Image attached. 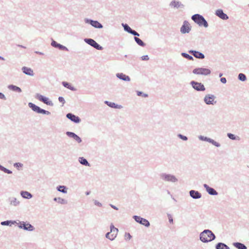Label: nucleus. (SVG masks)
<instances>
[{
	"label": "nucleus",
	"instance_id": "nucleus-18",
	"mask_svg": "<svg viewBox=\"0 0 249 249\" xmlns=\"http://www.w3.org/2000/svg\"><path fill=\"white\" fill-rule=\"evenodd\" d=\"M203 187L206 189L207 192L209 195H212V196H216L218 195V193L216 192V191L214 189L210 187L207 184H204Z\"/></svg>",
	"mask_w": 249,
	"mask_h": 249
},
{
	"label": "nucleus",
	"instance_id": "nucleus-56",
	"mask_svg": "<svg viewBox=\"0 0 249 249\" xmlns=\"http://www.w3.org/2000/svg\"><path fill=\"white\" fill-rule=\"evenodd\" d=\"M110 206L111 208H112L113 209L116 210H118V208L116 207L115 206L112 205V204H110Z\"/></svg>",
	"mask_w": 249,
	"mask_h": 249
},
{
	"label": "nucleus",
	"instance_id": "nucleus-27",
	"mask_svg": "<svg viewBox=\"0 0 249 249\" xmlns=\"http://www.w3.org/2000/svg\"><path fill=\"white\" fill-rule=\"evenodd\" d=\"M56 189L58 192H61L63 194L67 193V189L66 186L64 185H59L56 187Z\"/></svg>",
	"mask_w": 249,
	"mask_h": 249
},
{
	"label": "nucleus",
	"instance_id": "nucleus-41",
	"mask_svg": "<svg viewBox=\"0 0 249 249\" xmlns=\"http://www.w3.org/2000/svg\"><path fill=\"white\" fill-rule=\"evenodd\" d=\"M66 134L70 138H71L73 139V138L76 136V134L72 132L67 131L66 133Z\"/></svg>",
	"mask_w": 249,
	"mask_h": 249
},
{
	"label": "nucleus",
	"instance_id": "nucleus-24",
	"mask_svg": "<svg viewBox=\"0 0 249 249\" xmlns=\"http://www.w3.org/2000/svg\"><path fill=\"white\" fill-rule=\"evenodd\" d=\"M20 195L22 197L26 199H30L33 197L32 195L27 191H22L20 192Z\"/></svg>",
	"mask_w": 249,
	"mask_h": 249
},
{
	"label": "nucleus",
	"instance_id": "nucleus-37",
	"mask_svg": "<svg viewBox=\"0 0 249 249\" xmlns=\"http://www.w3.org/2000/svg\"><path fill=\"white\" fill-rule=\"evenodd\" d=\"M122 26L124 27V30L129 34L132 30V29L127 24L122 23Z\"/></svg>",
	"mask_w": 249,
	"mask_h": 249
},
{
	"label": "nucleus",
	"instance_id": "nucleus-64",
	"mask_svg": "<svg viewBox=\"0 0 249 249\" xmlns=\"http://www.w3.org/2000/svg\"><path fill=\"white\" fill-rule=\"evenodd\" d=\"M0 60H4V58L3 57H2V56H0Z\"/></svg>",
	"mask_w": 249,
	"mask_h": 249
},
{
	"label": "nucleus",
	"instance_id": "nucleus-55",
	"mask_svg": "<svg viewBox=\"0 0 249 249\" xmlns=\"http://www.w3.org/2000/svg\"><path fill=\"white\" fill-rule=\"evenodd\" d=\"M16 198H14L13 200H11V204H13V205H16V201H15Z\"/></svg>",
	"mask_w": 249,
	"mask_h": 249
},
{
	"label": "nucleus",
	"instance_id": "nucleus-13",
	"mask_svg": "<svg viewBox=\"0 0 249 249\" xmlns=\"http://www.w3.org/2000/svg\"><path fill=\"white\" fill-rule=\"evenodd\" d=\"M198 139L203 141H206L208 142L213 145L215 146L216 147H219L220 146V144L216 141H214L213 139H211L210 138H208L207 137H205L202 135H200L198 136Z\"/></svg>",
	"mask_w": 249,
	"mask_h": 249
},
{
	"label": "nucleus",
	"instance_id": "nucleus-38",
	"mask_svg": "<svg viewBox=\"0 0 249 249\" xmlns=\"http://www.w3.org/2000/svg\"><path fill=\"white\" fill-rule=\"evenodd\" d=\"M0 170L1 171H3V172H4L5 173L8 174H11L12 173V172L11 170L5 168L4 167H3V166H2L0 164Z\"/></svg>",
	"mask_w": 249,
	"mask_h": 249
},
{
	"label": "nucleus",
	"instance_id": "nucleus-45",
	"mask_svg": "<svg viewBox=\"0 0 249 249\" xmlns=\"http://www.w3.org/2000/svg\"><path fill=\"white\" fill-rule=\"evenodd\" d=\"M23 164L20 162H17V170H22L23 168Z\"/></svg>",
	"mask_w": 249,
	"mask_h": 249
},
{
	"label": "nucleus",
	"instance_id": "nucleus-15",
	"mask_svg": "<svg viewBox=\"0 0 249 249\" xmlns=\"http://www.w3.org/2000/svg\"><path fill=\"white\" fill-rule=\"evenodd\" d=\"M66 117L75 123L77 124L81 122V119L78 116H76L71 113L67 114Z\"/></svg>",
	"mask_w": 249,
	"mask_h": 249
},
{
	"label": "nucleus",
	"instance_id": "nucleus-17",
	"mask_svg": "<svg viewBox=\"0 0 249 249\" xmlns=\"http://www.w3.org/2000/svg\"><path fill=\"white\" fill-rule=\"evenodd\" d=\"M170 6L174 8H183L184 5L179 1L173 0L169 4Z\"/></svg>",
	"mask_w": 249,
	"mask_h": 249
},
{
	"label": "nucleus",
	"instance_id": "nucleus-26",
	"mask_svg": "<svg viewBox=\"0 0 249 249\" xmlns=\"http://www.w3.org/2000/svg\"><path fill=\"white\" fill-rule=\"evenodd\" d=\"M233 245L238 249H247V247L243 243L240 242H234Z\"/></svg>",
	"mask_w": 249,
	"mask_h": 249
},
{
	"label": "nucleus",
	"instance_id": "nucleus-19",
	"mask_svg": "<svg viewBox=\"0 0 249 249\" xmlns=\"http://www.w3.org/2000/svg\"><path fill=\"white\" fill-rule=\"evenodd\" d=\"M215 14L223 20H227L229 18V17L223 12L222 9L217 10L215 11Z\"/></svg>",
	"mask_w": 249,
	"mask_h": 249
},
{
	"label": "nucleus",
	"instance_id": "nucleus-21",
	"mask_svg": "<svg viewBox=\"0 0 249 249\" xmlns=\"http://www.w3.org/2000/svg\"><path fill=\"white\" fill-rule=\"evenodd\" d=\"M190 196L193 199H199L202 196L201 194L197 191L192 190L189 192Z\"/></svg>",
	"mask_w": 249,
	"mask_h": 249
},
{
	"label": "nucleus",
	"instance_id": "nucleus-33",
	"mask_svg": "<svg viewBox=\"0 0 249 249\" xmlns=\"http://www.w3.org/2000/svg\"><path fill=\"white\" fill-rule=\"evenodd\" d=\"M238 79L242 82H244L247 80V77L245 74L240 73L238 75Z\"/></svg>",
	"mask_w": 249,
	"mask_h": 249
},
{
	"label": "nucleus",
	"instance_id": "nucleus-30",
	"mask_svg": "<svg viewBox=\"0 0 249 249\" xmlns=\"http://www.w3.org/2000/svg\"><path fill=\"white\" fill-rule=\"evenodd\" d=\"M16 224V221L7 220L2 221L0 223V224L2 226H12L13 225Z\"/></svg>",
	"mask_w": 249,
	"mask_h": 249
},
{
	"label": "nucleus",
	"instance_id": "nucleus-35",
	"mask_svg": "<svg viewBox=\"0 0 249 249\" xmlns=\"http://www.w3.org/2000/svg\"><path fill=\"white\" fill-rule=\"evenodd\" d=\"M227 136L228 138L232 140H239V137L238 136H236L235 135L232 134V133H228Z\"/></svg>",
	"mask_w": 249,
	"mask_h": 249
},
{
	"label": "nucleus",
	"instance_id": "nucleus-5",
	"mask_svg": "<svg viewBox=\"0 0 249 249\" xmlns=\"http://www.w3.org/2000/svg\"><path fill=\"white\" fill-rule=\"evenodd\" d=\"M17 225L19 228L29 231H34L35 229V227L28 222L19 221L17 223Z\"/></svg>",
	"mask_w": 249,
	"mask_h": 249
},
{
	"label": "nucleus",
	"instance_id": "nucleus-36",
	"mask_svg": "<svg viewBox=\"0 0 249 249\" xmlns=\"http://www.w3.org/2000/svg\"><path fill=\"white\" fill-rule=\"evenodd\" d=\"M181 55L183 57H184L189 60H194L193 56H192L191 55H189V54H188L187 53H181Z\"/></svg>",
	"mask_w": 249,
	"mask_h": 249
},
{
	"label": "nucleus",
	"instance_id": "nucleus-2",
	"mask_svg": "<svg viewBox=\"0 0 249 249\" xmlns=\"http://www.w3.org/2000/svg\"><path fill=\"white\" fill-rule=\"evenodd\" d=\"M191 18L199 26H203L205 28H207L209 26V24L206 20L201 15L198 14H195L192 16Z\"/></svg>",
	"mask_w": 249,
	"mask_h": 249
},
{
	"label": "nucleus",
	"instance_id": "nucleus-49",
	"mask_svg": "<svg viewBox=\"0 0 249 249\" xmlns=\"http://www.w3.org/2000/svg\"><path fill=\"white\" fill-rule=\"evenodd\" d=\"M141 59L143 61H148L149 57L148 55H143L141 57Z\"/></svg>",
	"mask_w": 249,
	"mask_h": 249
},
{
	"label": "nucleus",
	"instance_id": "nucleus-1",
	"mask_svg": "<svg viewBox=\"0 0 249 249\" xmlns=\"http://www.w3.org/2000/svg\"><path fill=\"white\" fill-rule=\"evenodd\" d=\"M215 234L210 230H204L199 234V239L203 243H208L214 240Z\"/></svg>",
	"mask_w": 249,
	"mask_h": 249
},
{
	"label": "nucleus",
	"instance_id": "nucleus-34",
	"mask_svg": "<svg viewBox=\"0 0 249 249\" xmlns=\"http://www.w3.org/2000/svg\"><path fill=\"white\" fill-rule=\"evenodd\" d=\"M110 232H111L112 233H117V234H118V232L119 231L118 229L115 228L113 224H111V225H110Z\"/></svg>",
	"mask_w": 249,
	"mask_h": 249
},
{
	"label": "nucleus",
	"instance_id": "nucleus-20",
	"mask_svg": "<svg viewBox=\"0 0 249 249\" xmlns=\"http://www.w3.org/2000/svg\"><path fill=\"white\" fill-rule=\"evenodd\" d=\"M51 45L54 48H58L60 50L68 51V49L66 47L58 43L53 40L51 42Z\"/></svg>",
	"mask_w": 249,
	"mask_h": 249
},
{
	"label": "nucleus",
	"instance_id": "nucleus-6",
	"mask_svg": "<svg viewBox=\"0 0 249 249\" xmlns=\"http://www.w3.org/2000/svg\"><path fill=\"white\" fill-rule=\"evenodd\" d=\"M211 71L210 69L204 68H197L193 70V73L197 75L207 76L210 74Z\"/></svg>",
	"mask_w": 249,
	"mask_h": 249
},
{
	"label": "nucleus",
	"instance_id": "nucleus-23",
	"mask_svg": "<svg viewBox=\"0 0 249 249\" xmlns=\"http://www.w3.org/2000/svg\"><path fill=\"white\" fill-rule=\"evenodd\" d=\"M22 72L26 75L34 76V73L32 69L30 68L23 67L22 68Z\"/></svg>",
	"mask_w": 249,
	"mask_h": 249
},
{
	"label": "nucleus",
	"instance_id": "nucleus-14",
	"mask_svg": "<svg viewBox=\"0 0 249 249\" xmlns=\"http://www.w3.org/2000/svg\"><path fill=\"white\" fill-rule=\"evenodd\" d=\"M191 30V27L190 26L189 23L187 21L185 20L180 28V32L182 34L189 33Z\"/></svg>",
	"mask_w": 249,
	"mask_h": 249
},
{
	"label": "nucleus",
	"instance_id": "nucleus-32",
	"mask_svg": "<svg viewBox=\"0 0 249 249\" xmlns=\"http://www.w3.org/2000/svg\"><path fill=\"white\" fill-rule=\"evenodd\" d=\"M134 40L137 44L141 47H144L146 45L141 39L137 36L134 37Z\"/></svg>",
	"mask_w": 249,
	"mask_h": 249
},
{
	"label": "nucleus",
	"instance_id": "nucleus-59",
	"mask_svg": "<svg viewBox=\"0 0 249 249\" xmlns=\"http://www.w3.org/2000/svg\"><path fill=\"white\" fill-rule=\"evenodd\" d=\"M169 222L171 223H173V218L170 217V218H169Z\"/></svg>",
	"mask_w": 249,
	"mask_h": 249
},
{
	"label": "nucleus",
	"instance_id": "nucleus-44",
	"mask_svg": "<svg viewBox=\"0 0 249 249\" xmlns=\"http://www.w3.org/2000/svg\"><path fill=\"white\" fill-rule=\"evenodd\" d=\"M178 137L180 138V139L183 140V141H187L188 140V138L187 137H186V136H184L181 134H178Z\"/></svg>",
	"mask_w": 249,
	"mask_h": 249
},
{
	"label": "nucleus",
	"instance_id": "nucleus-11",
	"mask_svg": "<svg viewBox=\"0 0 249 249\" xmlns=\"http://www.w3.org/2000/svg\"><path fill=\"white\" fill-rule=\"evenodd\" d=\"M191 85L196 90L198 91H203L205 90V88L203 84L195 81H192L190 82Z\"/></svg>",
	"mask_w": 249,
	"mask_h": 249
},
{
	"label": "nucleus",
	"instance_id": "nucleus-47",
	"mask_svg": "<svg viewBox=\"0 0 249 249\" xmlns=\"http://www.w3.org/2000/svg\"><path fill=\"white\" fill-rule=\"evenodd\" d=\"M58 101L61 103L62 104V106H63L65 103V100L64 99V98L63 97H61V96H59L58 97Z\"/></svg>",
	"mask_w": 249,
	"mask_h": 249
},
{
	"label": "nucleus",
	"instance_id": "nucleus-31",
	"mask_svg": "<svg viewBox=\"0 0 249 249\" xmlns=\"http://www.w3.org/2000/svg\"><path fill=\"white\" fill-rule=\"evenodd\" d=\"M62 85L64 87H65V88H67V89H70V90H71L72 91H75L76 90V89L74 87L71 86L70 84V83H69L68 82H62Z\"/></svg>",
	"mask_w": 249,
	"mask_h": 249
},
{
	"label": "nucleus",
	"instance_id": "nucleus-25",
	"mask_svg": "<svg viewBox=\"0 0 249 249\" xmlns=\"http://www.w3.org/2000/svg\"><path fill=\"white\" fill-rule=\"evenodd\" d=\"M117 233H112L111 232H108L106 234V237L111 241L114 240L115 238L117 237Z\"/></svg>",
	"mask_w": 249,
	"mask_h": 249
},
{
	"label": "nucleus",
	"instance_id": "nucleus-29",
	"mask_svg": "<svg viewBox=\"0 0 249 249\" xmlns=\"http://www.w3.org/2000/svg\"><path fill=\"white\" fill-rule=\"evenodd\" d=\"M215 247L216 249H228L229 248L226 244L221 242L217 243Z\"/></svg>",
	"mask_w": 249,
	"mask_h": 249
},
{
	"label": "nucleus",
	"instance_id": "nucleus-3",
	"mask_svg": "<svg viewBox=\"0 0 249 249\" xmlns=\"http://www.w3.org/2000/svg\"><path fill=\"white\" fill-rule=\"evenodd\" d=\"M160 178L164 181L175 183L178 181L174 175L170 174L162 173L160 175Z\"/></svg>",
	"mask_w": 249,
	"mask_h": 249
},
{
	"label": "nucleus",
	"instance_id": "nucleus-46",
	"mask_svg": "<svg viewBox=\"0 0 249 249\" xmlns=\"http://www.w3.org/2000/svg\"><path fill=\"white\" fill-rule=\"evenodd\" d=\"M124 237L125 240H130L132 238V236L129 233L125 232Z\"/></svg>",
	"mask_w": 249,
	"mask_h": 249
},
{
	"label": "nucleus",
	"instance_id": "nucleus-52",
	"mask_svg": "<svg viewBox=\"0 0 249 249\" xmlns=\"http://www.w3.org/2000/svg\"><path fill=\"white\" fill-rule=\"evenodd\" d=\"M220 81L221 83H222L223 84H225L227 82V80H226V78H225V77H221L220 78Z\"/></svg>",
	"mask_w": 249,
	"mask_h": 249
},
{
	"label": "nucleus",
	"instance_id": "nucleus-10",
	"mask_svg": "<svg viewBox=\"0 0 249 249\" xmlns=\"http://www.w3.org/2000/svg\"><path fill=\"white\" fill-rule=\"evenodd\" d=\"M84 20L86 23L89 24L95 28L102 29L103 27V25L97 20H94L89 18H85Z\"/></svg>",
	"mask_w": 249,
	"mask_h": 249
},
{
	"label": "nucleus",
	"instance_id": "nucleus-62",
	"mask_svg": "<svg viewBox=\"0 0 249 249\" xmlns=\"http://www.w3.org/2000/svg\"><path fill=\"white\" fill-rule=\"evenodd\" d=\"M89 194H90V192H86V195H89Z\"/></svg>",
	"mask_w": 249,
	"mask_h": 249
},
{
	"label": "nucleus",
	"instance_id": "nucleus-42",
	"mask_svg": "<svg viewBox=\"0 0 249 249\" xmlns=\"http://www.w3.org/2000/svg\"><path fill=\"white\" fill-rule=\"evenodd\" d=\"M73 140L75 141L77 143H80L82 142V139L81 138L79 137L77 135H76V136L73 138Z\"/></svg>",
	"mask_w": 249,
	"mask_h": 249
},
{
	"label": "nucleus",
	"instance_id": "nucleus-28",
	"mask_svg": "<svg viewBox=\"0 0 249 249\" xmlns=\"http://www.w3.org/2000/svg\"><path fill=\"white\" fill-rule=\"evenodd\" d=\"M78 161L82 165L87 166H90V164L89 163L88 160L84 157H79L78 159Z\"/></svg>",
	"mask_w": 249,
	"mask_h": 249
},
{
	"label": "nucleus",
	"instance_id": "nucleus-50",
	"mask_svg": "<svg viewBox=\"0 0 249 249\" xmlns=\"http://www.w3.org/2000/svg\"><path fill=\"white\" fill-rule=\"evenodd\" d=\"M93 202H94V204L98 206V207H102V204L101 203H100V202L98 201L97 200H94L93 201Z\"/></svg>",
	"mask_w": 249,
	"mask_h": 249
},
{
	"label": "nucleus",
	"instance_id": "nucleus-61",
	"mask_svg": "<svg viewBox=\"0 0 249 249\" xmlns=\"http://www.w3.org/2000/svg\"><path fill=\"white\" fill-rule=\"evenodd\" d=\"M58 199V197H54V198H53V200H54V201H56V202H57V201H58V199Z\"/></svg>",
	"mask_w": 249,
	"mask_h": 249
},
{
	"label": "nucleus",
	"instance_id": "nucleus-63",
	"mask_svg": "<svg viewBox=\"0 0 249 249\" xmlns=\"http://www.w3.org/2000/svg\"><path fill=\"white\" fill-rule=\"evenodd\" d=\"M0 60H4V58L3 57H2V56H0Z\"/></svg>",
	"mask_w": 249,
	"mask_h": 249
},
{
	"label": "nucleus",
	"instance_id": "nucleus-4",
	"mask_svg": "<svg viewBox=\"0 0 249 249\" xmlns=\"http://www.w3.org/2000/svg\"><path fill=\"white\" fill-rule=\"evenodd\" d=\"M28 106L30 108L32 109L33 111L34 112L38 113V114H42L45 115H49L51 114V112L49 111L46 110L44 109L41 108L38 106H36L34 103H29Z\"/></svg>",
	"mask_w": 249,
	"mask_h": 249
},
{
	"label": "nucleus",
	"instance_id": "nucleus-40",
	"mask_svg": "<svg viewBox=\"0 0 249 249\" xmlns=\"http://www.w3.org/2000/svg\"><path fill=\"white\" fill-rule=\"evenodd\" d=\"M105 104L109 106L110 107L115 108V107H116V104L113 102H110L107 101H106L105 102Z\"/></svg>",
	"mask_w": 249,
	"mask_h": 249
},
{
	"label": "nucleus",
	"instance_id": "nucleus-43",
	"mask_svg": "<svg viewBox=\"0 0 249 249\" xmlns=\"http://www.w3.org/2000/svg\"><path fill=\"white\" fill-rule=\"evenodd\" d=\"M137 94L139 96H143L144 97H148V94H147L146 93H144L142 91H137Z\"/></svg>",
	"mask_w": 249,
	"mask_h": 249
},
{
	"label": "nucleus",
	"instance_id": "nucleus-53",
	"mask_svg": "<svg viewBox=\"0 0 249 249\" xmlns=\"http://www.w3.org/2000/svg\"><path fill=\"white\" fill-rule=\"evenodd\" d=\"M0 99L4 100L6 99L5 95L1 92H0Z\"/></svg>",
	"mask_w": 249,
	"mask_h": 249
},
{
	"label": "nucleus",
	"instance_id": "nucleus-9",
	"mask_svg": "<svg viewBox=\"0 0 249 249\" xmlns=\"http://www.w3.org/2000/svg\"><path fill=\"white\" fill-rule=\"evenodd\" d=\"M84 41L88 44L90 45L95 49L101 51L103 49L102 46L97 43L94 39L91 38H85Z\"/></svg>",
	"mask_w": 249,
	"mask_h": 249
},
{
	"label": "nucleus",
	"instance_id": "nucleus-60",
	"mask_svg": "<svg viewBox=\"0 0 249 249\" xmlns=\"http://www.w3.org/2000/svg\"><path fill=\"white\" fill-rule=\"evenodd\" d=\"M17 46H18V47H21V48H24V49L26 48V47H25L24 46H22V45H17Z\"/></svg>",
	"mask_w": 249,
	"mask_h": 249
},
{
	"label": "nucleus",
	"instance_id": "nucleus-51",
	"mask_svg": "<svg viewBox=\"0 0 249 249\" xmlns=\"http://www.w3.org/2000/svg\"><path fill=\"white\" fill-rule=\"evenodd\" d=\"M8 88L10 89H12L14 91H16V86H14V85H9L8 86Z\"/></svg>",
	"mask_w": 249,
	"mask_h": 249
},
{
	"label": "nucleus",
	"instance_id": "nucleus-16",
	"mask_svg": "<svg viewBox=\"0 0 249 249\" xmlns=\"http://www.w3.org/2000/svg\"><path fill=\"white\" fill-rule=\"evenodd\" d=\"M188 52L196 58L202 59L205 58L204 54L200 52L191 50H189Z\"/></svg>",
	"mask_w": 249,
	"mask_h": 249
},
{
	"label": "nucleus",
	"instance_id": "nucleus-8",
	"mask_svg": "<svg viewBox=\"0 0 249 249\" xmlns=\"http://www.w3.org/2000/svg\"><path fill=\"white\" fill-rule=\"evenodd\" d=\"M215 96L213 94H206L204 98V102L207 105H214L216 104Z\"/></svg>",
	"mask_w": 249,
	"mask_h": 249
},
{
	"label": "nucleus",
	"instance_id": "nucleus-48",
	"mask_svg": "<svg viewBox=\"0 0 249 249\" xmlns=\"http://www.w3.org/2000/svg\"><path fill=\"white\" fill-rule=\"evenodd\" d=\"M130 34L132 35L135 36H140V34L138 33H137L136 31H135L134 30H132L131 31Z\"/></svg>",
	"mask_w": 249,
	"mask_h": 249
},
{
	"label": "nucleus",
	"instance_id": "nucleus-12",
	"mask_svg": "<svg viewBox=\"0 0 249 249\" xmlns=\"http://www.w3.org/2000/svg\"><path fill=\"white\" fill-rule=\"evenodd\" d=\"M133 218L138 223L145 226L146 227H148L150 226L149 222L146 219L141 217L138 215H134Z\"/></svg>",
	"mask_w": 249,
	"mask_h": 249
},
{
	"label": "nucleus",
	"instance_id": "nucleus-57",
	"mask_svg": "<svg viewBox=\"0 0 249 249\" xmlns=\"http://www.w3.org/2000/svg\"><path fill=\"white\" fill-rule=\"evenodd\" d=\"M35 53L36 54H40V55H44V53H42V52H38V51H35Z\"/></svg>",
	"mask_w": 249,
	"mask_h": 249
},
{
	"label": "nucleus",
	"instance_id": "nucleus-22",
	"mask_svg": "<svg viewBox=\"0 0 249 249\" xmlns=\"http://www.w3.org/2000/svg\"><path fill=\"white\" fill-rule=\"evenodd\" d=\"M116 75L118 78L123 81L127 82L130 81V78L129 76L124 74L123 73H117Z\"/></svg>",
	"mask_w": 249,
	"mask_h": 249
},
{
	"label": "nucleus",
	"instance_id": "nucleus-39",
	"mask_svg": "<svg viewBox=\"0 0 249 249\" xmlns=\"http://www.w3.org/2000/svg\"><path fill=\"white\" fill-rule=\"evenodd\" d=\"M58 201L57 202L61 204H67L68 202L64 198H61L60 197H58Z\"/></svg>",
	"mask_w": 249,
	"mask_h": 249
},
{
	"label": "nucleus",
	"instance_id": "nucleus-58",
	"mask_svg": "<svg viewBox=\"0 0 249 249\" xmlns=\"http://www.w3.org/2000/svg\"><path fill=\"white\" fill-rule=\"evenodd\" d=\"M21 89L20 88L18 87L17 86V92H21Z\"/></svg>",
	"mask_w": 249,
	"mask_h": 249
},
{
	"label": "nucleus",
	"instance_id": "nucleus-54",
	"mask_svg": "<svg viewBox=\"0 0 249 249\" xmlns=\"http://www.w3.org/2000/svg\"><path fill=\"white\" fill-rule=\"evenodd\" d=\"M115 108H119V109H120V108H122V106L121 105H117V104H116L115 105Z\"/></svg>",
	"mask_w": 249,
	"mask_h": 249
},
{
	"label": "nucleus",
	"instance_id": "nucleus-7",
	"mask_svg": "<svg viewBox=\"0 0 249 249\" xmlns=\"http://www.w3.org/2000/svg\"><path fill=\"white\" fill-rule=\"evenodd\" d=\"M35 98L38 100L39 101L43 102L47 105L53 106V102L49 100L48 97L44 96L39 93H36L35 96Z\"/></svg>",
	"mask_w": 249,
	"mask_h": 249
}]
</instances>
